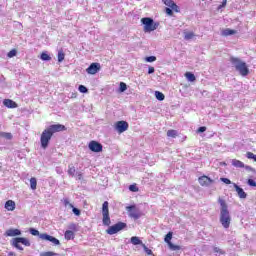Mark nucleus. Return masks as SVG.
Returning <instances> with one entry per match:
<instances>
[{
    "label": "nucleus",
    "instance_id": "f257e3e1",
    "mask_svg": "<svg viewBox=\"0 0 256 256\" xmlns=\"http://www.w3.org/2000/svg\"><path fill=\"white\" fill-rule=\"evenodd\" d=\"M59 131H65V125L61 124H54L50 125L48 128H46L40 137V143L42 149H47L49 147V142L51 141V137H53L54 133H59Z\"/></svg>",
    "mask_w": 256,
    "mask_h": 256
},
{
    "label": "nucleus",
    "instance_id": "f03ea898",
    "mask_svg": "<svg viewBox=\"0 0 256 256\" xmlns=\"http://www.w3.org/2000/svg\"><path fill=\"white\" fill-rule=\"evenodd\" d=\"M220 205V223L224 229H229L231 226V214L229 213V206L223 198L218 199Z\"/></svg>",
    "mask_w": 256,
    "mask_h": 256
},
{
    "label": "nucleus",
    "instance_id": "7ed1b4c3",
    "mask_svg": "<svg viewBox=\"0 0 256 256\" xmlns=\"http://www.w3.org/2000/svg\"><path fill=\"white\" fill-rule=\"evenodd\" d=\"M230 62L233 67H235L236 71L240 73L242 77H247L249 75V68L247 67V63L241 61L239 58L231 57Z\"/></svg>",
    "mask_w": 256,
    "mask_h": 256
},
{
    "label": "nucleus",
    "instance_id": "20e7f679",
    "mask_svg": "<svg viewBox=\"0 0 256 256\" xmlns=\"http://www.w3.org/2000/svg\"><path fill=\"white\" fill-rule=\"evenodd\" d=\"M141 23L144 25V33H151V31H155L159 27V22H155L149 17L142 18Z\"/></svg>",
    "mask_w": 256,
    "mask_h": 256
},
{
    "label": "nucleus",
    "instance_id": "39448f33",
    "mask_svg": "<svg viewBox=\"0 0 256 256\" xmlns=\"http://www.w3.org/2000/svg\"><path fill=\"white\" fill-rule=\"evenodd\" d=\"M20 243L22 245H25V247H31V242L27 238L17 237V238L12 239V241H11V245H13V247L18 249L19 251H23V248L21 247Z\"/></svg>",
    "mask_w": 256,
    "mask_h": 256
},
{
    "label": "nucleus",
    "instance_id": "423d86ee",
    "mask_svg": "<svg viewBox=\"0 0 256 256\" xmlns=\"http://www.w3.org/2000/svg\"><path fill=\"white\" fill-rule=\"evenodd\" d=\"M102 223L109 227L111 225V218L109 217V202L105 201L102 204Z\"/></svg>",
    "mask_w": 256,
    "mask_h": 256
},
{
    "label": "nucleus",
    "instance_id": "0eeeda50",
    "mask_svg": "<svg viewBox=\"0 0 256 256\" xmlns=\"http://www.w3.org/2000/svg\"><path fill=\"white\" fill-rule=\"evenodd\" d=\"M125 227H127V224L119 222L113 226H110L106 230V233H108V235H115V233H119V231H122V229H125Z\"/></svg>",
    "mask_w": 256,
    "mask_h": 256
},
{
    "label": "nucleus",
    "instance_id": "6e6552de",
    "mask_svg": "<svg viewBox=\"0 0 256 256\" xmlns=\"http://www.w3.org/2000/svg\"><path fill=\"white\" fill-rule=\"evenodd\" d=\"M126 211H128V215L132 219L137 220L141 217V211H139V209L135 206H127Z\"/></svg>",
    "mask_w": 256,
    "mask_h": 256
},
{
    "label": "nucleus",
    "instance_id": "1a4fd4ad",
    "mask_svg": "<svg viewBox=\"0 0 256 256\" xmlns=\"http://www.w3.org/2000/svg\"><path fill=\"white\" fill-rule=\"evenodd\" d=\"M115 131H117V133H125V131H127V129H129V123H127V121H118L115 123L114 126Z\"/></svg>",
    "mask_w": 256,
    "mask_h": 256
},
{
    "label": "nucleus",
    "instance_id": "9d476101",
    "mask_svg": "<svg viewBox=\"0 0 256 256\" xmlns=\"http://www.w3.org/2000/svg\"><path fill=\"white\" fill-rule=\"evenodd\" d=\"M40 239H42V241H49L50 243H53L54 245H61V242L59 241V239H57L47 233H42L40 235Z\"/></svg>",
    "mask_w": 256,
    "mask_h": 256
},
{
    "label": "nucleus",
    "instance_id": "9b49d317",
    "mask_svg": "<svg viewBox=\"0 0 256 256\" xmlns=\"http://www.w3.org/2000/svg\"><path fill=\"white\" fill-rule=\"evenodd\" d=\"M88 147L93 153H101V151H103V145L97 141H91Z\"/></svg>",
    "mask_w": 256,
    "mask_h": 256
},
{
    "label": "nucleus",
    "instance_id": "f8f14e48",
    "mask_svg": "<svg viewBox=\"0 0 256 256\" xmlns=\"http://www.w3.org/2000/svg\"><path fill=\"white\" fill-rule=\"evenodd\" d=\"M101 69V64L92 63L87 69L88 75H96V73Z\"/></svg>",
    "mask_w": 256,
    "mask_h": 256
},
{
    "label": "nucleus",
    "instance_id": "ddd939ff",
    "mask_svg": "<svg viewBox=\"0 0 256 256\" xmlns=\"http://www.w3.org/2000/svg\"><path fill=\"white\" fill-rule=\"evenodd\" d=\"M198 182L202 187H209L213 183V179L208 176H201L198 178Z\"/></svg>",
    "mask_w": 256,
    "mask_h": 256
},
{
    "label": "nucleus",
    "instance_id": "4468645a",
    "mask_svg": "<svg viewBox=\"0 0 256 256\" xmlns=\"http://www.w3.org/2000/svg\"><path fill=\"white\" fill-rule=\"evenodd\" d=\"M232 185L240 199H247V193L245 192V190H243V188L239 187V185H237L236 183H232Z\"/></svg>",
    "mask_w": 256,
    "mask_h": 256
},
{
    "label": "nucleus",
    "instance_id": "2eb2a0df",
    "mask_svg": "<svg viewBox=\"0 0 256 256\" xmlns=\"http://www.w3.org/2000/svg\"><path fill=\"white\" fill-rule=\"evenodd\" d=\"M164 5L173 9L176 13H179V6L173 0H163Z\"/></svg>",
    "mask_w": 256,
    "mask_h": 256
},
{
    "label": "nucleus",
    "instance_id": "dca6fc26",
    "mask_svg": "<svg viewBox=\"0 0 256 256\" xmlns=\"http://www.w3.org/2000/svg\"><path fill=\"white\" fill-rule=\"evenodd\" d=\"M3 105L5 107H8V109H15V108H17V103H15V101H13L11 99H5L3 101Z\"/></svg>",
    "mask_w": 256,
    "mask_h": 256
},
{
    "label": "nucleus",
    "instance_id": "f3484780",
    "mask_svg": "<svg viewBox=\"0 0 256 256\" xmlns=\"http://www.w3.org/2000/svg\"><path fill=\"white\" fill-rule=\"evenodd\" d=\"M6 235H7V237H17V236L21 235V230H19V229H8L6 231Z\"/></svg>",
    "mask_w": 256,
    "mask_h": 256
},
{
    "label": "nucleus",
    "instance_id": "a211bd4d",
    "mask_svg": "<svg viewBox=\"0 0 256 256\" xmlns=\"http://www.w3.org/2000/svg\"><path fill=\"white\" fill-rule=\"evenodd\" d=\"M15 207H16L15 201H13V200H8V201H6V203H5V209H6L7 211H15Z\"/></svg>",
    "mask_w": 256,
    "mask_h": 256
},
{
    "label": "nucleus",
    "instance_id": "6ab92c4d",
    "mask_svg": "<svg viewBox=\"0 0 256 256\" xmlns=\"http://www.w3.org/2000/svg\"><path fill=\"white\" fill-rule=\"evenodd\" d=\"M64 237L67 241H71V239H75V233L71 230H67L65 233H64Z\"/></svg>",
    "mask_w": 256,
    "mask_h": 256
},
{
    "label": "nucleus",
    "instance_id": "aec40b11",
    "mask_svg": "<svg viewBox=\"0 0 256 256\" xmlns=\"http://www.w3.org/2000/svg\"><path fill=\"white\" fill-rule=\"evenodd\" d=\"M130 243H132V245H144L143 241H141V239H139L137 236L131 237Z\"/></svg>",
    "mask_w": 256,
    "mask_h": 256
},
{
    "label": "nucleus",
    "instance_id": "412c9836",
    "mask_svg": "<svg viewBox=\"0 0 256 256\" xmlns=\"http://www.w3.org/2000/svg\"><path fill=\"white\" fill-rule=\"evenodd\" d=\"M232 165H233V167H238L240 169H243V167H245V164L237 159L232 160Z\"/></svg>",
    "mask_w": 256,
    "mask_h": 256
},
{
    "label": "nucleus",
    "instance_id": "4be33fe9",
    "mask_svg": "<svg viewBox=\"0 0 256 256\" xmlns=\"http://www.w3.org/2000/svg\"><path fill=\"white\" fill-rule=\"evenodd\" d=\"M236 31L235 30H231V29H225L224 31H222V35L224 37H229V35H235Z\"/></svg>",
    "mask_w": 256,
    "mask_h": 256
},
{
    "label": "nucleus",
    "instance_id": "5701e85b",
    "mask_svg": "<svg viewBox=\"0 0 256 256\" xmlns=\"http://www.w3.org/2000/svg\"><path fill=\"white\" fill-rule=\"evenodd\" d=\"M195 37V33L193 32H184V39L186 41H191Z\"/></svg>",
    "mask_w": 256,
    "mask_h": 256
},
{
    "label": "nucleus",
    "instance_id": "b1692460",
    "mask_svg": "<svg viewBox=\"0 0 256 256\" xmlns=\"http://www.w3.org/2000/svg\"><path fill=\"white\" fill-rule=\"evenodd\" d=\"M155 97L158 101H165V94L162 92L156 91Z\"/></svg>",
    "mask_w": 256,
    "mask_h": 256
},
{
    "label": "nucleus",
    "instance_id": "393cba45",
    "mask_svg": "<svg viewBox=\"0 0 256 256\" xmlns=\"http://www.w3.org/2000/svg\"><path fill=\"white\" fill-rule=\"evenodd\" d=\"M30 187L33 191H35V189H37V179L35 177H32L30 179Z\"/></svg>",
    "mask_w": 256,
    "mask_h": 256
},
{
    "label": "nucleus",
    "instance_id": "a878e982",
    "mask_svg": "<svg viewBox=\"0 0 256 256\" xmlns=\"http://www.w3.org/2000/svg\"><path fill=\"white\" fill-rule=\"evenodd\" d=\"M185 77L186 79H188L191 83H193V81H195V74L191 73V72H186L185 73Z\"/></svg>",
    "mask_w": 256,
    "mask_h": 256
},
{
    "label": "nucleus",
    "instance_id": "bb28decb",
    "mask_svg": "<svg viewBox=\"0 0 256 256\" xmlns=\"http://www.w3.org/2000/svg\"><path fill=\"white\" fill-rule=\"evenodd\" d=\"M172 239H173V232H168L164 238V241H165V243H167L169 245V243H171Z\"/></svg>",
    "mask_w": 256,
    "mask_h": 256
},
{
    "label": "nucleus",
    "instance_id": "cd10ccee",
    "mask_svg": "<svg viewBox=\"0 0 256 256\" xmlns=\"http://www.w3.org/2000/svg\"><path fill=\"white\" fill-rule=\"evenodd\" d=\"M168 246L171 251H179L181 249V246L175 245L171 242L168 243Z\"/></svg>",
    "mask_w": 256,
    "mask_h": 256
},
{
    "label": "nucleus",
    "instance_id": "c85d7f7f",
    "mask_svg": "<svg viewBox=\"0 0 256 256\" xmlns=\"http://www.w3.org/2000/svg\"><path fill=\"white\" fill-rule=\"evenodd\" d=\"M215 255H225V251L217 246L213 248Z\"/></svg>",
    "mask_w": 256,
    "mask_h": 256
},
{
    "label": "nucleus",
    "instance_id": "c756f323",
    "mask_svg": "<svg viewBox=\"0 0 256 256\" xmlns=\"http://www.w3.org/2000/svg\"><path fill=\"white\" fill-rule=\"evenodd\" d=\"M29 231H30L31 235H33L34 237H39L41 239L42 234L39 233V230H37L35 228H30Z\"/></svg>",
    "mask_w": 256,
    "mask_h": 256
},
{
    "label": "nucleus",
    "instance_id": "7c9ffc66",
    "mask_svg": "<svg viewBox=\"0 0 256 256\" xmlns=\"http://www.w3.org/2000/svg\"><path fill=\"white\" fill-rule=\"evenodd\" d=\"M40 59L42 61H51V56H49V54H47V52H43L40 56Z\"/></svg>",
    "mask_w": 256,
    "mask_h": 256
},
{
    "label": "nucleus",
    "instance_id": "2f4dec72",
    "mask_svg": "<svg viewBox=\"0 0 256 256\" xmlns=\"http://www.w3.org/2000/svg\"><path fill=\"white\" fill-rule=\"evenodd\" d=\"M75 166L73 165H69V168H68V175H70L71 177H75Z\"/></svg>",
    "mask_w": 256,
    "mask_h": 256
},
{
    "label": "nucleus",
    "instance_id": "473e14b6",
    "mask_svg": "<svg viewBox=\"0 0 256 256\" xmlns=\"http://www.w3.org/2000/svg\"><path fill=\"white\" fill-rule=\"evenodd\" d=\"M167 137H172L173 139H175V137H177V131L176 130H168Z\"/></svg>",
    "mask_w": 256,
    "mask_h": 256
},
{
    "label": "nucleus",
    "instance_id": "72a5a7b5",
    "mask_svg": "<svg viewBox=\"0 0 256 256\" xmlns=\"http://www.w3.org/2000/svg\"><path fill=\"white\" fill-rule=\"evenodd\" d=\"M63 203H64V206L67 208V209H73V204H71V202H69V199L65 198L63 200Z\"/></svg>",
    "mask_w": 256,
    "mask_h": 256
},
{
    "label": "nucleus",
    "instance_id": "f704fd0d",
    "mask_svg": "<svg viewBox=\"0 0 256 256\" xmlns=\"http://www.w3.org/2000/svg\"><path fill=\"white\" fill-rule=\"evenodd\" d=\"M65 60V53H63V51H59L58 52V62L62 63V61Z\"/></svg>",
    "mask_w": 256,
    "mask_h": 256
},
{
    "label": "nucleus",
    "instance_id": "c9c22d12",
    "mask_svg": "<svg viewBox=\"0 0 256 256\" xmlns=\"http://www.w3.org/2000/svg\"><path fill=\"white\" fill-rule=\"evenodd\" d=\"M145 61L147 63H153V62L157 61V57H155V56H148V57L145 58Z\"/></svg>",
    "mask_w": 256,
    "mask_h": 256
},
{
    "label": "nucleus",
    "instance_id": "e433bc0d",
    "mask_svg": "<svg viewBox=\"0 0 256 256\" xmlns=\"http://www.w3.org/2000/svg\"><path fill=\"white\" fill-rule=\"evenodd\" d=\"M127 91V84L124 82L120 83V93H125Z\"/></svg>",
    "mask_w": 256,
    "mask_h": 256
},
{
    "label": "nucleus",
    "instance_id": "4c0bfd02",
    "mask_svg": "<svg viewBox=\"0 0 256 256\" xmlns=\"http://www.w3.org/2000/svg\"><path fill=\"white\" fill-rule=\"evenodd\" d=\"M129 191H132V193H137V191H139V188L137 187V185L132 184L129 186Z\"/></svg>",
    "mask_w": 256,
    "mask_h": 256
},
{
    "label": "nucleus",
    "instance_id": "58836bf2",
    "mask_svg": "<svg viewBox=\"0 0 256 256\" xmlns=\"http://www.w3.org/2000/svg\"><path fill=\"white\" fill-rule=\"evenodd\" d=\"M78 91H80V93H88L89 90L84 85H80Z\"/></svg>",
    "mask_w": 256,
    "mask_h": 256
},
{
    "label": "nucleus",
    "instance_id": "ea45409f",
    "mask_svg": "<svg viewBox=\"0 0 256 256\" xmlns=\"http://www.w3.org/2000/svg\"><path fill=\"white\" fill-rule=\"evenodd\" d=\"M68 229L70 230V231H77V224H75V223H70L69 225H68Z\"/></svg>",
    "mask_w": 256,
    "mask_h": 256
},
{
    "label": "nucleus",
    "instance_id": "a19ab883",
    "mask_svg": "<svg viewBox=\"0 0 256 256\" xmlns=\"http://www.w3.org/2000/svg\"><path fill=\"white\" fill-rule=\"evenodd\" d=\"M142 247L146 254L153 255V251L151 249H148V247L145 244H142Z\"/></svg>",
    "mask_w": 256,
    "mask_h": 256
},
{
    "label": "nucleus",
    "instance_id": "79ce46f5",
    "mask_svg": "<svg viewBox=\"0 0 256 256\" xmlns=\"http://www.w3.org/2000/svg\"><path fill=\"white\" fill-rule=\"evenodd\" d=\"M55 255H57V253L51 252V251L40 253V256H55Z\"/></svg>",
    "mask_w": 256,
    "mask_h": 256
},
{
    "label": "nucleus",
    "instance_id": "37998d69",
    "mask_svg": "<svg viewBox=\"0 0 256 256\" xmlns=\"http://www.w3.org/2000/svg\"><path fill=\"white\" fill-rule=\"evenodd\" d=\"M246 156L247 159H253L254 161H256V155L253 154L252 152H247Z\"/></svg>",
    "mask_w": 256,
    "mask_h": 256
},
{
    "label": "nucleus",
    "instance_id": "c03bdc74",
    "mask_svg": "<svg viewBox=\"0 0 256 256\" xmlns=\"http://www.w3.org/2000/svg\"><path fill=\"white\" fill-rule=\"evenodd\" d=\"M17 55V50L13 49L8 53V57L11 59Z\"/></svg>",
    "mask_w": 256,
    "mask_h": 256
},
{
    "label": "nucleus",
    "instance_id": "a18cd8bd",
    "mask_svg": "<svg viewBox=\"0 0 256 256\" xmlns=\"http://www.w3.org/2000/svg\"><path fill=\"white\" fill-rule=\"evenodd\" d=\"M72 212L74 213V215H76L77 217H79V215H81V210H79L78 208H75L73 206L72 208Z\"/></svg>",
    "mask_w": 256,
    "mask_h": 256
},
{
    "label": "nucleus",
    "instance_id": "49530a36",
    "mask_svg": "<svg viewBox=\"0 0 256 256\" xmlns=\"http://www.w3.org/2000/svg\"><path fill=\"white\" fill-rule=\"evenodd\" d=\"M220 181H222V183H225V185H231V180H229L228 178H220Z\"/></svg>",
    "mask_w": 256,
    "mask_h": 256
},
{
    "label": "nucleus",
    "instance_id": "de8ad7c7",
    "mask_svg": "<svg viewBox=\"0 0 256 256\" xmlns=\"http://www.w3.org/2000/svg\"><path fill=\"white\" fill-rule=\"evenodd\" d=\"M248 185L250 186V187H256V182H255V180H253V179H248Z\"/></svg>",
    "mask_w": 256,
    "mask_h": 256
},
{
    "label": "nucleus",
    "instance_id": "09e8293b",
    "mask_svg": "<svg viewBox=\"0 0 256 256\" xmlns=\"http://www.w3.org/2000/svg\"><path fill=\"white\" fill-rule=\"evenodd\" d=\"M165 13H167L171 17L173 15V9L171 7L166 8Z\"/></svg>",
    "mask_w": 256,
    "mask_h": 256
},
{
    "label": "nucleus",
    "instance_id": "8fccbe9b",
    "mask_svg": "<svg viewBox=\"0 0 256 256\" xmlns=\"http://www.w3.org/2000/svg\"><path fill=\"white\" fill-rule=\"evenodd\" d=\"M197 131H198V133H205V131H207V127L201 126V127L198 128Z\"/></svg>",
    "mask_w": 256,
    "mask_h": 256
},
{
    "label": "nucleus",
    "instance_id": "3c124183",
    "mask_svg": "<svg viewBox=\"0 0 256 256\" xmlns=\"http://www.w3.org/2000/svg\"><path fill=\"white\" fill-rule=\"evenodd\" d=\"M227 5V0H223L222 4L218 7V9H223Z\"/></svg>",
    "mask_w": 256,
    "mask_h": 256
},
{
    "label": "nucleus",
    "instance_id": "603ef678",
    "mask_svg": "<svg viewBox=\"0 0 256 256\" xmlns=\"http://www.w3.org/2000/svg\"><path fill=\"white\" fill-rule=\"evenodd\" d=\"M153 73H155V68L154 67H149L148 68V74L151 75Z\"/></svg>",
    "mask_w": 256,
    "mask_h": 256
},
{
    "label": "nucleus",
    "instance_id": "864d4df0",
    "mask_svg": "<svg viewBox=\"0 0 256 256\" xmlns=\"http://www.w3.org/2000/svg\"><path fill=\"white\" fill-rule=\"evenodd\" d=\"M76 177L79 181H81V179H83V174H81V172H77Z\"/></svg>",
    "mask_w": 256,
    "mask_h": 256
},
{
    "label": "nucleus",
    "instance_id": "5fc2aeb1",
    "mask_svg": "<svg viewBox=\"0 0 256 256\" xmlns=\"http://www.w3.org/2000/svg\"><path fill=\"white\" fill-rule=\"evenodd\" d=\"M8 256H17V254L15 252H9Z\"/></svg>",
    "mask_w": 256,
    "mask_h": 256
},
{
    "label": "nucleus",
    "instance_id": "6e6d98bb",
    "mask_svg": "<svg viewBox=\"0 0 256 256\" xmlns=\"http://www.w3.org/2000/svg\"><path fill=\"white\" fill-rule=\"evenodd\" d=\"M4 137H8L9 138V137H11V134L10 133H5Z\"/></svg>",
    "mask_w": 256,
    "mask_h": 256
},
{
    "label": "nucleus",
    "instance_id": "4d7b16f0",
    "mask_svg": "<svg viewBox=\"0 0 256 256\" xmlns=\"http://www.w3.org/2000/svg\"><path fill=\"white\" fill-rule=\"evenodd\" d=\"M222 165H227V164L225 162H223Z\"/></svg>",
    "mask_w": 256,
    "mask_h": 256
},
{
    "label": "nucleus",
    "instance_id": "13d9d810",
    "mask_svg": "<svg viewBox=\"0 0 256 256\" xmlns=\"http://www.w3.org/2000/svg\"><path fill=\"white\" fill-rule=\"evenodd\" d=\"M0 135H1V132H0Z\"/></svg>",
    "mask_w": 256,
    "mask_h": 256
},
{
    "label": "nucleus",
    "instance_id": "bf43d9fd",
    "mask_svg": "<svg viewBox=\"0 0 256 256\" xmlns=\"http://www.w3.org/2000/svg\"><path fill=\"white\" fill-rule=\"evenodd\" d=\"M153 256H155V255H153Z\"/></svg>",
    "mask_w": 256,
    "mask_h": 256
}]
</instances>
